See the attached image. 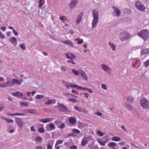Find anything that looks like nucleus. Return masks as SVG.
I'll return each instance as SVG.
<instances>
[{"label":"nucleus","instance_id":"f257e3e1","mask_svg":"<svg viewBox=\"0 0 149 149\" xmlns=\"http://www.w3.org/2000/svg\"><path fill=\"white\" fill-rule=\"evenodd\" d=\"M99 13L97 10L96 9L93 10L92 11V16L93 19L92 21V27L95 28L98 23V19Z\"/></svg>","mask_w":149,"mask_h":149},{"label":"nucleus","instance_id":"f03ea898","mask_svg":"<svg viewBox=\"0 0 149 149\" xmlns=\"http://www.w3.org/2000/svg\"><path fill=\"white\" fill-rule=\"evenodd\" d=\"M138 36L141 37H149V31L147 29L143 30L138 33Z\"/></svg>","mask_w":149,"mask_h":149},{"label":"nucleus","instance_id":"7ed1b4c3","mask_svg":"<svg viewBox=\"0 0 149 149\" xmlns=\"http://www.w3.org/2000/svg\"><path fill=\"white\" fill-rule=\"evenodd\" d=\"M135 6L137 9L142 12L144 11L145 10V6L142 4L139 1H136L135 3Z\"/></svg>","mask_w":149,"mask_h":149},{"label":"nucleus","instance_id":"20e7f679","mask_svg":"<svg viewBox=\"0 0 149 149\" xmlns=\"http://www.w3.org/2000/svg\"><path fill=\"white\" fill-rule=\"evenodd\" d=\"M140 104L141 106L144 109H146L149 107V101L145 98H143L141 100Z\"/></svg>","mask_w":149,"mask_h":149},{"label":"nucleus","instance_id":"39448f33","mask_svg":"<svg viewBox=\"0 0 149 149\" xmlns=\"http://www.w3.org/2000/svg\"><path fill=\"white\" fill-rule=\"evenodd\" d=\"M78 3V0H71L69 4V7L70 9H73L76 6Z\"/></svg>","mask_w":149,"mask_h":149},{"label":"nucleus","instance_id":"423d86ee","mask_svg":"<svg viewBox=\"0 0 149 149\" xmlns=\"http://www.w3.org/2000/svg\"><path fill=\"white\" fill-rule=\"evenodd\" d=\"M46 128L48 131L53 130L56 128L55 125L52 123H49L47 125Z\"/></svg>","mask_w":149,"mask_h":149},{"label":"nucleus","instance_id":"0eeeda50","mask_svg":"<svg viewBox=\"0 0 149 149\" xmlns=\"http://www.w3.org/2000/svg\"><path fill=\"white\" fill-rule=\"evenodd\" d=\"M83 15V13L81 12L80 13V14L77 16L76 20L77 24H78L81 22Z\"/></svg>","mask_w":149,"mask_h":149},{"label":"nucleus","instance_id":"6e6552de","mask_svg":"<svg viewBox=\"0 0 149 149\" xmlns=\"http://www.w3.org/2000/svg\"><path fill=\"white\" fill-rule=\"evenodd\" d=\"M112 7L116 13V15L118 17L121 14V12L119 9L118 8L115 6H112Z\"/></svg>","mask_w":149,"mask_h":149},{"label":"nucleus","instance_id":"1a4fd4ad","mask_svg":"<svg viewBox=\"0 0 149 149\" xmlns=\"http://www.w3.org/2000/svg\"><path fill=\"white\" fill-rule=\"evenodd\" d=\"M24 111L26 113L31 114H35L37 112L36 110L33 109H26L24 110Z\"/></svg>","mask_w":149,"mask_h":149},{"label":"nucleus","instance_id":"9d476101","mask_svg":"<svg viewBox=\"0 0 149 149\" xmlns=\"http://www.w3.org/2000/svg\"><path fill=\"white\" fill-rule=\"evenodd\" d=\"M16 121L17 124L20 126L22 127L24 124V123L22 121V120L19 118H17L16 120Z\"/></svg>","mask_w":149,"mask_h":149},{"label":"nucleus","instance_id":"9b49d317","mask_svg":"<svg viewBox=\"0 0 149 149\" xmlns=\"http://www.w3.org/2000/svg\"><path fill=\"white\" fill-rule=\"evenodd\" d=\"M88 141V137H84L81 141V145L82 146H85L87 143Z\"/></svg>","mask_w":149,"mask_h":149},{"label":"nucleus","instance_id":"f8f14e48","mask_svg":"<svg viewBox=\"0 0 149 149\" xmlns=\"http://www.w3.org/2000/svg\"><path fill=\"white\" fill-rule=\"evenodd\" d=\"M12 95L18 98H19L20 97H22L23 94L19 91H17L16 93H12Z\"/></svg>","mask_w":149,"mask_h":149},{"label":"nucleus","instance_id":"ddd939ff","mask_svg":"<svg viewBox=\"0 0 149 149\" xmlns=\"http://www.w3.org/2000/svg\"><path fill=\"white\" fill-rule=\"evenodd\" d=\"M62 42L64 43L65 44L71 47H74V44L70 41L68 40L63 41H62Z\"/></svg>","mask_w":149,"mask_h":149},{"label":"nucleus","instance_id":"4468645a","mask_svg":"<svg viewBox=\"0 0 149 149\" xmlns=\"http://www.w3.org/2000/svg\"><path fill=\"white\" fill-rule=\"evenodd\" d=\"M65 96L68 99H71V97H74L76 98H77L78 97L77 96L70 93H67L65 95Z\"/></svg>","mask_w":149,"mask_h":149},{"label":"nucleus","instance_id":"2eb2a0df","mask_svg":"<svg viewBox=\"0 0 149 149\" xmlns=\"http://www.w3.org/2000/svg\"><path fill=\"white\" fill-rule=\"evenodd\" d=\"M101 66L102 69L106 71H107L108 70L111 69L107 65L105 64H102Z\"/></svg>","mask_w":149,"mask_h":149},{"label":"nucleus","instance_id":"dca6fc26","mask_svg":"<svg viewBox=\"0 0 149 149\" xmlns=\"http://www.w3.org/2000/svg\"><path fill=\"white\" fill-rule=\"evenodd\" d=\"M69 123L72 124H74L76 122V119L75 117L70 118L69 119Z\"/></svg>","mask_w":149,"mask_h":149},{"label":"nucleus","instance_id":"f3484780","mask_svg":"<svg viewBox=\"0 0 149 149\" xmlns=\"http://www.w3.org/2000/svg\"><path fill=\"white\" fill-rule=\"evenodd\" d=\"M141 53L142 55L147 54L149 53V49L144 48L142 49Z\"/></svg>","mask_w":149,"mask_h":149},{"label":"nucleus","instance_id":"a211bd4d","mask_svg":"<svg viewBox=\"0 0 149 149\" xmlns=\"http://www.w3.org/2000/svg\"><path fill=\"white\" fill-rule=\"evenodd\" d=\"M52 118H48L42 119L40 120V121L43 123H46L48 122H50L52 121Z\"/></svg>","mask_w":149,"mask_h":149},{"label":"nucleus","instance_id":"6ab92c4d","mask_svg":"<svg viewBox=\"0 0 149 149\" xmlns=\"http://www.w3.org/2000/svg\"><path fill=\"white\" fill-rule=\"evenodd\" d=\"M12 82L13 86L15 84H17L18 85H20L22 84V83L21 82L13 78V79Z\"/></svg>","mask_w":149,"mask_h":149},{"label":"nucleus","instance_id":"aec40b11","mask_svg":"<svg viewBox=\"0 0 149 149\" xmlns=\"http://www.w3.org/2000/svg\"><path fill=\"white\" fill-rule=\"evenodd\" d=\"M80 74L81 75L82 77L84 80L86 81L88 80V77L87 76L86 73L84 72H81L80 73Z\"/></svg>","mask_w":149,"mask_h":149},{"label":"nucleus","instance_id":"412c9836","mask_svg":"<svg viewBox=\"0 0 149 149\" xmlns=\"http://www.w3.org/2000/svg\"><path fill=\"white\" fill-rule=\"evenodd\" d=\"M10 41L11 43L15 46L17 45V41L15 38H11Z\"/></svg>","mask_w":149,"mask_h":149},{"label":"nucleus","instance_id":"4be33fe9","mask_svg":"<svg viewBox=\"0 0 149 149\" xmlns=\"http://www.w3.org/2000/svg\"><path fill=\"white\" fill-rule=\"evenodd\" d=\"M35 141L37 143H41L42 142V139L40 136H38L36 137Z\"/></svg>","mask_w":149,"mask_h":149},{"label":"nucleus","instance_id":"5701e85b","mask_svg":"<svg viewBox=\"0 0 149 149\" xmlns=\"http://www.w3.org/2000/svg\"><path fill=\"white\" fill-rule=\"evenodd\" d=\"M8 115L11 116H24L25 115L23 113H8L7 114Z\"/></svg>","mask_w":149,"mask_h":149},{"label":"nucleus","instance_id":"b1692460","mask_svg":"<svg viewBox=\"0 0 149 149\" xmlns=\"http://www.w3.org/2000/svg\"><path fill=\"white\" fill-rule=\"evenodd\" d=\"M125 107L130 110H132L133 109V107L132 105L129 104L127 103L125 104Z\"/></svg>","mask_w":149,"mask_h":149},{"label":"nucleus","instance_id":"393cba45","mask_svg":"<svg viewBox=\"0 0 149 149\" xmlns=\"http://www.w3.org/2000/svg\"><path fill=\"white\" fill-rule=\"evenodd\" d=\"M122 36L124 37H129L131 36L130 34L127 32H124L122 33Z\"/></svg>","mask_w":149,"mask_h":149},{"label":"nucleus","instance_id":"a878e982","mask_svg":"<svg viewBox=\"0 0 149 149\" xmlns=\"http://www.w3.org/2000/svg\"><path fill=\"white\" fill-rule=\"evenodd\" d=\"M53 101L54 102V103H55L56 100H52L51 99H49L47 101L45 102V104H46L49 105L51 104L52 103Z\"/></svg>","mask_w":149,"mask_h":149},{"label":"nucleus","instance_id":"bb28decb","mask_svg":"<svg viewBox=\"0 0 149 149\" xmlns=\"http://www.w3.org/2000/svg\"><path fill=\"white\" fill-rule=\"evenodd\" d=\"M134 98L132 96H128L127 99V100L129 102L131 103H133L134 101Z\"/></svg>","mask_w":149,"mask_h":149},{"label":"nucleus","instance_id":"cd10ccee","mask_svg":"<svg viewBox=\"0 0 149 149\" xmlns=\"http://www.w3.org/2000/svg\"><path fill=\"white\" fill-rule=\"evenodd\" d=\"M108 44L111 47L113 51H115V50L116 46L115 45L111 43V42H110L108 43Z\"/></svg>","mask_w":149,"mask_h":149},{"label":"nucleus","instance_id":"c85d7f7f","mask_svg":"<svg viewBox=\"0 0 149 149\" xmlns=\"http://www.w3.org/2000/svg\"><path fill=\"white\" fill-rule=\"evenodd\" d=\"M116 143L113 142H109L108 144V146L113 148L116 146Z\"/></svg>","mask_w":149,"mask_h":149},{"label":"nucleus","instance_id":"c756f323","mask_svg":"<svg viewBox=\"0 0 149 149\" xmlns=\"http://www.w3.org/2000/svg\"><path fill=\"white\" fill-rule=\"evenodd\" d=\"M58 106L59 107L65 110H66L68 109L63 104H59Z\"/></svg>","mask_w":149,"mask_h":149},{"label":"nucleus","instance_id":"7c9ffc66","mask_svg":"<svg viewBox=\"0 0 149 149\" xmlns=\"http://www.w3.org/2000/svg\"><path fill=\"white\" fill-rule=\"evenodd\" d=\"M111 140L115 141H120V138L115 136L112 137Z\"/></svg>","mask_w":149,"mask_h":149},{"label":"nucleus","instance_id":"2f4dec72","mask_svg":"<svg viewBox=\"0 0 149 149\" xmlns=\"http://www.w3.org/2000/svg\"><path fill=\"white\" fill-rule=\"evenodd\" d=\"M44 1H43V0H40L39 1V4L38 6L39 8H41L42 7V6L44 4Z\"/></svg>","mask_w":149,"mask_h":149},{"label":"nucleus","instance_id":"473e14b6","mask_svg":"<svg viewBox=\"0 0 149 149\" xmlns=\"http://www.w3.org/2000/svg\"><path fill=\"white\" fill-rule=\"evenodd\" d=\"M97 141L98 143L101 146H104L105 145L106 142H107V141H100L99 140H97Z\"/></svg>","mask_w":149,"mask_h":149},{"label":"nucleus","instance_id":"72a5a7b5","mask_svg":"<svg viewBox=\"0 0 149 149\" xmlns=\"http://www.w3.org/2000/svg\"><path fill=\"white\" fill-rule=\"evenodd\" d=\"M71 98L68 99V100L69 101L72 102L76 103L77 102V98Z\"/></svg>","mask_w":149,"mask_h":149},{"label":"nucleus","instance_id":"f704fd0d","mask_svg":"<svg viewBox=\"0 0 149 149\" xmlns=\"http://www.w3.org/2000/svg\"><path fill=\"white\" fill-rule=\"evenodd\" d=\"M8 87H11L13 86L12 81H6Z\"/></svg>","mask_w":149,"mask_h":149},{"label":"nucleus","instance_id":"c9c22d12","mask_svg":"<svg viewBox=\"0 0 149 149\" xmlns=\"http://www.w3.org/2000/svg\"><path fill=\"white\" fill-rule=\"evenodd\" d=\"M96 133L100 136H102L104 135V134L100 130H98L97 131Z\"/></svg>","mask_w":149,"mask_h":149},{"label":"nucleus","instance_id":"e433bc0d","mask_svg":"<svg viewBox=\"0 0 149 149\" xmlns=\"http://www.w3.org/2000/svg\"><path fill=\"white\" fill-rule=\"evenodd\" d=\"M63 142V141L61 140H57L55 144L56 146H57L58 145L62 143Z\"/></svg>","mask_w":149,"mask_h":149},{"label":"nucleus","instance_id":"4c0bfd02","mask_svg":"<svg viewBox=\"0 0 149 149\" xmlns=\"http://www.w3.org/2000/svg\"><path fill=\"white\" fill-rule=\"evenodd\" d=\"M38 131L40 133H43L45 132V130L43 127H41L38 129Z\"/></svg>","mask_w":149,"mask_h":149},{"label":"nucleus","instance_id":"58836bf2","mask_svg":"<svg viewBox=\"0 0 149 149\" xmlns=\"http://www.w3.org/2000/svg\"><path fill=\"white\" fill-rule=\"evenodd\" d=\"M44 97L43 95H38L36 96V98L38 99H42Z\"/></svg>","mask_w":149,"mask_h":149},{"label":"nucleus","instance_id":"ea45409f","mask_svg":"<svg viewBox=\"0 0 149 149\" xmlns=\"http://www.w3.org/2000/svg\"><path fill=\"white\" fill-rule=\"evenodd\" d=\"M6 87H8L7 82H4L1 84V87L4 88Z\"/></svg>","mask_w":149,"mask_h":149},{"label":"nucleus","instance_id":"a19ab883","mask_svg":"<svg viewBox=\"0 0 149 149\" xmlns=\"http://www.w3.org/2000/svg\"><path fill=\"white\" fill-rule=\"evenodd\" d=\"M145 66L146 67H147L149 66V59L147 60L144 63Z\"/></svg>","mask_w":149,"mask_h":149},{"label":"nucleus","instance_id":"79ce46f5","mask_svg":"<svg viewBox=\"0 0 149 149\" xmlns=\"http://www.w3.org/2000/svg\"><path fill=\"white\" fill-rule=\"evenodd\" d=\"M69 54L70 55V56L71 57V59H74L76 57V56L74 54H73L72 53H69Z\"/></svg>","mask_w":149,"mask_h":149},{"label":"nucleus","instance_id":"37998d69","mask_svg":"<svg viewBox=\"0 0 149 149\" xmlns=\"http://www.w3.org/2000/svg\"><path fill=\"white\" fill-rule=\"evenodd\" d=\"M20 104H21L23 106H25V107L29 105V104L27 102H20Z\"/></svg>","mask_w":149,"mask_h":149},{"label":"nucleus","instance_id":"c03bdc74","mask_svg":"<svg viewBox=\"0 0 149 149\" xmlns=\"http://www.w3.org/2000/svg\"><path fill=\"white\" fill-rule=\"evenodd\" d=\"M20 47L23 50H25L26 49V47L23 44H21L20 45Z\"/></svg>","mask_w":149,"mask_h":149},{"label":"nucleus","instance_id":"a18cd8bd","mask_svg":"<svg viewBox=\"0 0 149 149\" xmlns=\"http://www.w3.org/2000/svg\"><path fill=\"white\" fill-rule=\"evenodd\" d=\"M72 71L75 75L78 76L79 75V73L77 71L75 70H72Z\"/></svg>","mask_w":149,"mask_h":149},{"label":"nucleus","instance_id":"49530a36","mask_svg":"<svg viewBox=\"0 0 149 149\" xmlns=\"http://www.w3.org/2000/svg\"><path fill=\"white\" fill-rule=\"evenodd\" d=\"M101 87L102 89L105 90H107V86L106 85L104 84H102Z\"/></svg>","mask_w":149,"mask_h":149},{"label":"nucleus","instance_id":"de8ad7c7","mask_svg":"<svg viewBox=\"0 0 149 149\" xmlns=\"http://www.w3.org/2000/svg\"><path fill=\"white\" fill-rule=\"evenodd\" d=\"M73 131L75 133L79 134L80 133V131L79 130L76 129H74Z\"/></svg>","mask_w":149,"mask_h":149},{"label":"nucleus","instance_id":"09e8293b","mask_svg":"<svg viewBox=\"0 0 149 149\" xmlns=\"http://www.w3.org/2000/svg\"><path fill=\"white\" fill-rule=\"evenodd\" d=\"M69 86L70 87L72 88H76V86H77V85H74L71 84H69Z\"/></svg>","mask_w":149,"mask_h":149},{"label":"nucleus","instance_id":"8fccbe9b","mask_svg":"<svg viewBox=\"0 0 149 149\" xmlns=\"http://www.w3.org/2000/svg\"><path fill=\"white\" fill-rule=\"evenodd\" d=\"M65 127V124L64 123H62L59 127L61 129H63Z\"/></svg>","mask_w":149,"mask_h":149},{"label":"nucleus","instance_id":"3c124183","mask_svg":"<svg viewBox=\"0 0 149 149\" xmlns=\"http://www.w3.org/2000/svg\"><path fill=\"white\" fill-rule=\"evenodd\" d=\"M59 19L62 21V22L63 23H65V22L67 21L66 19H65V20L64 19L63 17V16H61L59 17Z\"/></svg>","mask_w":149,"mask_h":149},{"label":"nucleus","instance_id":"603ef678","mask_svg":"<svg viewBox=\"0 0 149 149\" xmlns=\"http://www.w3.org/2000/svg\"><path fill=\"white\" fill-rule=\"evenodd\" d=\"M4 108V106L3 104H0V111H2Z\"/></svg>","mask_w":149,"mask_h":149},{"label":"nucleus","instance_id":"864d4df0","mask_svg":"<svg viewBox=\"0 0 149 149\" xmlns=\"http://www.w3.org/2000/svg\"><path fill=\"white\" fill-rule=\"evenodd\" d=\"M94 114L99 116H101L102 115V113H101L99 112H97L96 113H95Z\"/></svg>","mask_w":149,"mask_h":149},{"label":"nucleus","instance_id":"5fc2aeb1","mask_svg":"<svg viewBox=\"0 0 149 149\" xmlns=\"http://www.w3.org/2000/svg\"><path fill=\"white\" fill-rule=\"evenodd\" d=\"M47 149H52V146L49 144H48L47 145Z\"/></svg>","mask_w":149,"mask_h":149},{"label":"nucleus","instance_id":"6e6d98bb","mask_svg":"<svg viewBox=\"0 0 149 149\" xmlns=\"http://www.w3.org/2000/svg\"><path fill=\"white\" fill-rule=\"evenodd\" d=\"M61 69L62 71L64 72L66 70V69L65 67L63 66H61Z\"/></svg>","mask_w":149,"mask_h":149},{"label":"nucleus","instance_id":"4d7b16f0","mask_svg":"<svg viewBox=\"0 0 149 149\" xmlns=\"http://www.w3.org/2000/svg\"><path fill=\"white\" fill-rule=\"evenodd\" d=\"M77 147L75 145L72 146L70 147V149H77Z\"/></svg>","mask_w":149,"mask_h":149},{"label":"nucleus","instance_id":"13d9d810","mask_svg":"<svg viewBox=\"0 0 149 149\" xmlns=\"http://www.w3.org/2000/svg\"><path fill=\"white\" fill-rule=\"evenodd\" d=\"M65 54H66V55L67 58L68 59H71V57L70 55L69 54V53H66Z\"/></svg>","mask_w":149,"mask_h":149},{"label":"nucleus","instance_id":"bf43d9fd","mask_svg":"<svg viewBox=\"0 0 149 149\" xmlns=\"http://www.w3.org/2000/svg\"><path fill=\"white\" fill-rule=\"evenodd\" d=\"M14 121L13 120L8 119L6 121L7 123H13Z\"/></svg>","mask_w":149,"mask_h":149},{"label":"nucleus","instance_id":"052dcab7","mask_svg":"<svg viewBox=\"0 0 149 149\" xmlns=\"http://www.w3.org/2000/svg\"><path fill=\"white\" fill-rule=\"evenodd\" d=\"M31 131L34 132H35L36 131V130L34 126H31Z\"/></svg>","mask_w":149,"mask_h":149},{"label":"nucleus","instance_id":"680f3d73","mask_svg":"<svg viewBox=\"0 0 149 149\" xmlns=\"http://www.w3.org/2000/svg\"><path fill=\"white\" fill-rule=\"evenodd\" d=\"M76 88H77V89L78 90H82L83 88L80 86H78L77 85V86H76Z\"/></svg>","mask_w":149,"mask_h":149},{"label":"nucleus","instance_id":"e2e57ef3","mask_svg":"<svg viewBox=\"0 0 149 149\" xmlns=\"http://www.w3.org/2000/svg\"><path fill=\"white\" fill-rule=\"evenodd\" d=\"M139 62V60L137 59L134 60L132 63H134V64L136 65Z\"/></svg>","mask_w":149,"mask_h":149},{"label":"nucleus","instance_id":"0e129e2a","mask_svg":"<svg viewBox=\"0 0 149 149\" xmlns=\"http://www.w3.org/2000/svg\"><path fill=\"white\" fill-rule=\"evenodd\" d=\"M35 149H43L42 147L40 146H36Z\"/></svg>","mask_w":149,"mask_h":149},{"label":"nucleus","instance_id":"69168bd1","mask_svg":"<svg viewBox=\"0 0 149 149\" xmlns=\"http://www.w3.org/2000/svg\"><path fill=\"white\" fill-rule=\"evenodd\" d=\"M13 32L14 34L16 36H17L18 34V33L15 31V29L13 31Z\"/></svg>","mask_w":149,"mask_h":149},{"label":"nucleus","instance_id":"338daca9","mask_svg":"<svg viewBox=\"0 0 149 149\" xmlns=\"http://www.w3.org/2000/svg\"><path fill=\"white\" fill-rule=\"evenodd\" d=\"M121 128L122 129L124 130L126 132H128L127 131V130H126V129L125 128L124 126V125L121 126Z\"/></svg>","mask_w":149,"mask_h":149},{"label":"nucleus","instance_id":"774afa93","mask_svg":"<svg viewBox=\"0 0 149 149\" xmlns=\"http://www.w3.org/2000/svg\"><path fill=\"white\" fill-rule=\"evenodd\" d=\"M85 95V96L86 98H88L89 94L87 93H83Z\"/></svg>","mask_w":149,"mask_h":149}]
</instances>
